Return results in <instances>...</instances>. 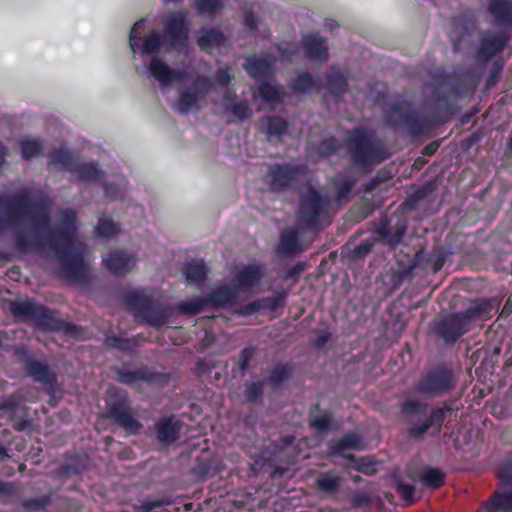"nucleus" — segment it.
Listing matches in <instances>:
<instances>
[{"label":"nucleus","instance_id":"f257e3e1","mask_svg":"<svg viewBox=\"0 0 512 512\" xmlns=\"http://www.w3.org/2000/svg\"><path fill=\"white\" fill-rule=\"evenodd\" d=\"M50 205L33 200L27 191H21L9 199L0 198V231L13 229L19 234V244L28 249L23 233L41 235L49 223Z\"/></svg>","mask_w":512,"mask_h":512},{"label":"nucleus","instance_id":"f03ea898","mask_svg":"<svg viewBox=\"0 0 512 512\" xmlns=\"http://www.w3.org/2000/svg\"><path fill=\"white\" fill-rule=\"evenodd\" d=\"M76 213L73 210H64L61 213V224L52 236L44 240L41 246L47 247L56 253L61 254V265L63 273L70 280H80L86 275V264L84 256L87 252L86 246L76 239Z\"/></svg>","mask_w":512,"mask_h":512},{"label":"nucleus","instance_id":"7ed1b4c3","mask_svg":"<svg viewBox=\"0 0 512 512\" xmlns=\"http://www.w3.org/2000/svg\"><path fill=\"white\" fill-rule=\"evenodd\" d=\"M428 405L414 398L406 399L401 405V420L408 425V433L413 438H422L430 429L439 432L450 409L435 408L430 413Z\"/></svg>","mask_w":512,"mask_h":512},{"label":"nucleus","instance_id":"20e7f679","mask_svg":"<svg viewBox=\"0 0 512 512\" xmlns=\"http://www.w3.org/2000/svg\"><path fill=\"white\" fill-rule=\"evenodd\" d=\"M8 310L21 321L32 322L50 330H63L70 336H80L79 327L62 322L54 311L36 304L31 299L9 301Z\"/></svg>","mask_w":512,"mask_h":512},{"label":"nucleus","instance_id":"39448f33","mask_svg":"<svg viewBox=\"0 0 512 512\" xmlns=\"http://www.w3.org/2000/svg\"><path fill=\"white\" fill-rule=\"evenodd\" d=\"M489 309L484 300L473 301L463 313L451 314L440 320L436 325V332L445 341H455L469 330L470 323L482 316Z\"/></svg>","mask_w":512,"mask_h":512},{"label":"nucleus","instance_id":"423d86ee","mask_svg":"<svg viewBox=\"0 0 512 512\" xmlns=\"http://www.w3.org/2000/svg\"><path fill=\"white\" fill-rule=\"evenodd\" d=\"M348 149L353 161L362 168H367L388 158L382 144L372 135L361 130H354L348 139Z\"/></svg>","mask_w":512,"mask_h":512},{"label":"nucleus","instance_id":"0eeeda50","mask_svg":"<svg viewBox=\"0 0 512 512\" xmlns=\"http://www.w3.org/2000/svg\"><path fill=\"white\" fill-rule=\"evenodd\" d=\"M214 84L207 77L197 76L190 86H183L179 90V97L175 103V109L181 113H187L192 109H198L199 102L204 100Z\"/></svg>","mask_w":512,"mask_h":512},{"label":"nucleus","instance_id":"6e6552de","mask_svg":"<svg viewBox=\"0 0 512 512\" xmlns=\"http://www.w3.org/2000/svg\"><path fill=\"white\" fill-rule=\"evenodd\" d=\"M454 385L451 370L436 368L420 380L417 390L429 397H436L450 391Z\"/></svg>","mask_w":512,"mask_h":512},{"label":"nucleus","instance_id":"1a4fd4ad","mask_svg":"<svg viewBox=\"0 0 512 512\" xmlns=\"http://www.w3.org/2000/svg\"><path fill=\"white\" fill-rule=\"evenodd\" d=\"M303 166L294 165H273L269 167L264 180L272 191H282L297 180L300 174H304Z\"/></svg>","mask_w":512,"mask_h":512},{"label":"nucleus","instance_id":"9d476101","mask_svg":"<svg viewBox=\"0 0 512 512\" xmlns=\"http://www.w3.org/2000/svg\"><path fill=\"white\" fill-rule=\"evenodd\" d=\"M323 207V199L319 193L307 187L302 193L300 209L298 213V228L304 230L316 223L318 214Z\"/></svg>","mask_w":512,"mask_h":512},{"label":"nucleus","instance_id":"9b49d317","mask_svg":"<svg viewBox=\"0 0 512 512\" xmlns=\"http://www.w3.org/2000/svg\"><path fill=\"white\" fill-rule=\"evenodd\" d=\"M148 70L162 89L169 88L173 83H185L190 78L186 70L173 69L157 56L151 58Z\"/></svg>","mask_w":512,"mask_h":512},{"label":"nucleus","instance_id":"f8f14e48","mask_svg":"<svg viewBox=\"0 0 512 512\" xmlns=\"http://www.w3.org/2000/svg\"><path fill=\"white\" fill-rule=\"evenodd\" d=\"M266 274V268L260 264H249L236 269L231 281L237 293H250L260 284Z\"/></svg>","mask_w":512,"mask_h":512},{"label":"nucleus","instance_id":"ddd939ff","mask_svg":"<svg viewBox=\"0 0 512 512\" xmlns=\"http://www.w3.org/2000/svg\"><path fill=\"white\" fill-rule=\"evenodd\" d=\"M144 20L137 21L131 28L129 34V43L131 50L134 53L140 52L141 54H151L159 50L161 45L164 43L163 38L159 32L151 31L142 41L139 37L140 29L142 28Z\"/></svg>","mask_w":512,"mask_h":512},{"label":"nucleus","instance_id":"4468645a","mask_svg":"<svg viewBox=\"0 0 512 512\" xmlns=\"http://www.w3.org/2000/svg\"><path fill=\"white\" fill-rule=\"evenodd\" d=\"M165 38L171 46L182 44L188 35V22L182 12L167 15L164 19Z\"/></svg>","mask_w":512,"mask_h":512},{"label":"nucleus","instance_id":"2eb2a0df","mask_svg":"<svg viewBox=\"0 0 512 512\" xmlns=\"http://www.w3.org/2000/svg\"><path fill=\"white\" fill-rule=\"evenodd\" d=\"M305 55L312 61L326 62L329 58L328 45L325 38L318 33H309L302 38Z\"/></svg>","mask_w":512,"mask_h":512},{"label":"nucleus","instance_id":"dca6fc26","mask_svg":"<svg viewBox=\"0 0 512 512\" xmlns=\"http://www.w3.org/2000/svg\"><path fill=\"white\" fill-rule=\"evenodd\" d=\"M276 59L272 55L248 58L244 64L247 73L259 82L270 79V74Z\"/></svg>","mask_w":512,"mask_h":512},{"label":"nucleus","instance_id":"f3484780","mask_svg":"<svg viewBox=\"0 0 512 512\" xmlns=\"http://www.w3.org/2000/svg\"><path fill=\"white\" fill-rule=\"evenodd\" d=\"M109 417L125 430L132 433H137L142 424L135 418L131 408L128 406L117 403L109 408Z\"/></svg>","mask_w":512,"mask_h":512},{"label":"nucleus","instance_id":"a211bd4d","mask_svg":"<svg viewBox=\"0 0 512 512\" xmlns=\"http://www.w3.org/2000/svg\"><path fill=\"white\" fill-rule=\"evenodd\" d=\"M106 268L117 276L129 273L136 264V259L125 251L111 252L105 259Z\"/></svg>","mask_w":512,"mask_h":512},{"label":"nucleus","instance_id":"6ab92c4d","mask_svg":"<svg viewBox=\"0 0 512 512\" xmlns=\"http://www.w3.org/2000/svg\"><path fill=\"white\" fill-rule=\"evenodd\" d=\"M489 12L497 26L512 28V1L491 0Z\"/></svg>","mask_w":512,"mask_h":512},{"label":"nucleus","instance_id":"aec40b11","mask_svg":"<svg viewBox=\"0 0 512 512\" xmlns=\"http://www.w3.org/2000/svg\"><path fill=\"white\" fill-rule=\"evenodd\" d=\"M118 380L127 385H135L138 382L144 381L148 383H162L163 377L161 375L150 372L147 369L122 370L118 373Z\"/></svg>","mask_w":512,"mask_h":512},{"label":"nucleus","instance_id":"412c9836","mask_svg":"<svg viewBox=\"0 0 512 512\" xmlns=\"http://www.w3.org/2000/svg\"><path fill=\"white\" fill-rule=\"evenodd\" d=\"M182 423L174 418L163 419L157 424V438L160 442L171 444L179 438Z\"/></svg>","mask_w":512,"mask_h":512},{"label":"nucleus","instance_id":"4be33fe9","mask_svg":"<svg viewBox=\"0 0 512 512\" xmlns=\"http://www.w3.org/2000/svg\"><path fill=\"white\" fill-rule=\"evenodd\" d=\"M507 40L508 36L505 33L485 36L482 40L479 56L485 60L491 58L503 50Z\"/></svg>","mask_w":512,"mask_h":512},{"label":"nucleus","instance_id":"5701e85b","mask_svg":"<svg viewBox=\"0 0 512 512\" xmlns=\"http://www.w3.org/2000/svg\"><path fill=\"white\" fill-rule=\"evenodd\" d=\"M237 294L238 293L232 284L231 286L224 284L216 288L206 298L209 304L222 306L232 303L236 299Z\"/></svg>","mask_w":512,"mask_h":512},{"label":"nucleus","instance_id":"b1692460","mask_svg":"<svg viewBox=\"0 0 512 512\" xmlns=\"http://www.w3.org/2000/svg\"><path fill=\"white\" fill-rule=\"evenodd\" d=\"M224 36L216 29H202L198 35V45L206 52H212L215 47H218L224 42Z\"/></svg>","mask_w":512,"mask_h":512},{"label":"nucleus","instance_id":"393cba45","mask_svg":"<svg viewBox=\"0 0 512 512\" xmlns=\"http://www.w3.org/2000/svg\"><path fill=\"white\" fill-rule=\"evenodd\" d=\"M277 251L283 255L295 254L301 251L297 230L287 229L282 232Z\"/></svg>","mask_w":512,"mask_h":512},{"label":"nucleus","instance_id":"a878e982","mask_svg":"<svg viewBox=\"0 0 512 512\" xmlns=\"http://www.w3.org/2000/svg\"><path fill=\"white\" fill-rule=\"evenodd\" d=\"M283 303V297L281 295L269 296L266 298L258 299L248 305H246L242 311L244 314H253L260 310L268 309L274 311Z\"/></svg>","mask_w":512,"mask_h":512},{"label":"nucleus","instance_id":"bb28decb","mask_svg":"<svg viewBox=\"0 0 512 512\" xmlns=\"http://www.w3.org/2000/svg\"><path fill=\"white\" fill-rule=\"evenodd\" d=\"M289 87L296 93H306L312 88L319 90L321 84H317L309 73H302L291 79Z\"/></svg>","mask_w":512,"mask_h":512},{"label":"nucleus","instance_id":"cd10ccee","mask_svg":"<svg viewBox=\"0 0 512 512\" xmlns=\"http://www.w3.org/2000/svg\"><path fill=\"white\" fill-rule=\"evenodd\" d=\"M363 448V440L354 433L344 436L332 446V450L335 453H343L348 449L362 450Z\"/></svg>","mask_w":512,"mask_h":512},{"label":"nucleus","instance_id":"c85d7f7f","mask_svg":"<svg viewBox=\"0 0 512 512\" xmlns=\"http://www.w3.org/2000/svg\"><path fill=\"white\" fill-rule=\"evenodd\" d=\"M27 372L34 380L49 383L52 380V375L48 366L38 361H29L26 364Z\"/></svg>","mask_w":512,"mask_h":512},{"label":"nucleus","instance_id":"c756f323","mask_svg":"<svg viewBox=\"0 0 512 512\" xmlns=\"http://www.w3.org/2000/svg\"><path fill=\"white\" fill-rule=\"evenodd\" d=\"M261 125L266 128L269 140H272L273 137H279L287 128L286 122L278 117H265L261 120Z\"/></svg>","mask_w":512,"mask_h":512},{"label":"nucleus","instance_id":"7c9ffc66","mask_svg":"<svg viewBox=\"0 0 512 512\" xmlns=\"http://www.w3.org/2000/svg\"><path fill=\"white\" fill-rule=\"evenodd\" d=\"M207 271V267L205 266L203 261H192L186 265V279L188 282L191 283H199L205 279Z\"/></svg>","mask_w":512,"mask_h":512},{"label":"nucleus","instance_id":"2f4dec72","mask_svg":"<svg viewBox=\"0 0 512 512\" xmlns=\"http://www.w3.org/2000/svg\"><path fill=\"white\" fill-rule=\"evenodd\" d=\"M341 484L342 479L333 473H325L317 479L319 489L326 493L338 492Z\"/></svg>","mask_w":512,"mask_h":512},{"label":"nucleus","instance_id":"473e14b6","mask_svg":"<svg viewBox=\"0 0 512 512\" xmlns=\"http://www.w3.org/2000/svg\"><path fill=\"white\" fill-rule=\"evenodd\" d=\"M327 86L331 93L339 94L346 90V79L339 70L332 67L327 75Z\"/></svg>","mask_w":512,"mask_h":512},{"label":"nucleus","instance_id":"72a5a7b5","mask_svg":"<svg viewBox=\"0 0 512 512\" xmlns=\"http://www.w3.org/2000/svg\"><path fill=\"white\" fill-rule=\"evenodd\" d=\"M259 94L262 98L268 102H274L281 97V89L278 85L275 84L274 80L267 79L262 81L258 89Z\"/></svg>","mask_w":512,"mask_h":512},{"label":"nucleus","instance_id":"f704fd0d","mask_svg":"<svg viewBox=\"0 0 512 512\" xmlns=\"http://www.w3.org/2000/svg\"><path fill=\"white\" fill-rule=\"evenodd\" d=\"M229 95H225L224 105L226 109L230 110L231 113L240 120L247 119L252 115V109L250 108L247 101H241L238 103L229 104Z\"/></svg>","mask_w":512,"mask_h":512},{"label":"nucleus","instance_id":"c9c22d12","mask_svg":"<svg viewBox=\"0 0 512 512\" xmlns=\"http://www.w3.org/2000/svg\"><path fill=\"white\" fill-rule=\"evenodd\" d=\"M421 480L427 486L438 488L444 483L445 475L439 469L427 468L421 471Z\"/></svg>","mask_w":512,"mask_h":512},{"label":"nucleus","instance_id":"e433bc0d","mask_svg":"<svg viewBox=\"0 0 512 512\" xmlns=\"http://www.w3.org/2000/svg\"><path fill=\"white\" fill-rule=\"evenodd\" d=\"M207 298L194 297L179 304V311L187 315H196L201 312L205 305H208Z\"/></svg>","mask_w":512,"mask_h":512},{"label":"nucleus","instance_id":"4c0bfd02","mask_svg":"<svg viewBox=\"0 0 512 512\" xmlns=\"http://www.w3.org/2000/svg\"><path fill=\"white\" fill-rule=\"evenodd\" d=\"M42 151V144L36 139H25L21 141V153L25 159L39 155Z\"/></svg>","mask_w":512,"mask_h":512},{"label":"nucleus","instance_id":"58836bf2","mask_svg":"<svg viewBox=\"0 0 512 512\" xmlns=\"http://www.w3.org/2000/svg\"><path fill=\"white\" fill-rule=\"evenodd\" d=\"M495 510L493 512H510L512 511V490L496 494L493 498Z\"/></svg>","mask_w":512,"mask_h":512},{"label":"nucleus","instance_id":"ea45409f","mask_svg":"<svg viewBox=\"0 0 512 512\" xmlns=\"http://www.w3.org/2000/svg\"><path fill=\"white\" fill-rule=\"evenodd\" d=\"M379 463L371 457H362L356 461L354 468L366 475H374L378 471Z\"/></svg>","mask_w":512,"mask_h":512},{"label":"nucleus","instance_id":"a19ab883","mask_svg":"<svg viewBox=\"0 0 512 512\" xmlns=\"http://www.w3.org/2000/svg\"><path fill=\"white\" fill-rule=\"evenodd\" d=\"M409 106L407 104H400L396 107H392L389 114L388 120L394 126L400 125L407 118Z\"/></svg>","mask_w":512,"mask_h":512},{"label":"nucleus","instance_id":"79ce46f5","mask_svg":"<svg viewBox=\"0 0 512 512\" xmlns=\"http://www.w3.org/2000/svg\"><path fill=\"white\" fill-rule=\"evenodd\" d=\"M76 172L79 178L83 180H93L99 177L100 171L95 164H81L77 167Z\"/></svg>","mask_w":512,"mask_h":512},{"label":"nucleus","instance_id":"37998d69","mask_svg":"<svg viewBox=\"0 0 512 512\" xmlns=\"http://www.w3.org/2000/svg\"><path fill=\"white\" fill-rule=\"evenodd\" d=\"M245 24L255 35H265V25L252 13L245 16Z\"/></svg>","mask_w":512,"mask_h":512},{"label":"nucleus","instance_id":"c03bdc74","mask_svg":"<svg viewBox=\"0 0 512 512\" xmlns=\"http://www.w3.org/2000/svg\"><path fill=\"white\" fill-rule=\"evenodd\" d=\"M330 422L331 416L326 411L319 414H312L311 416V425L318 431H324L328 429Z\"/></svg>","mask_w":512,"mask_h":512},{"label":"nucleus","instance_id":"a18cd8bd","mask_svg":"<svg viewBox=\"0 0 512 512\" xmlns=\"http://www.w3.org/2000/svg\"><path fill=\"white\" fill-rule=\"evenodd\" d=\"M97 234L100 236H111L118 232L116 224L108 219H101L96 227Z\"/></svg>","mask_w":512,"mask_h":512},{"label":"nucleus","instance_id":"49530a36","mask_svg":"<svg viewBox=\"0 0 512 512\" xmlns=\"http://www.w3.org/2000/svg\"><path fill=\"white\" fill-rule=\"evenodd\" d=\"M397 490L402 496V498L409 504L414 502V492H415V484L404 483L402 481H398Z\"/></svg>","mask_w":512,"mask_h":512},{"label":"nucleus","instance_id":"de8ad7c7","mask_svg":"<svg viewBox=\"0 0 512 512\" xmlns=\"http://www.w3.org/2000/svg\"><path fill=\"white\" fill-rule=\"evenodd\" d=\"M404 233L405 227L403 225H397L395 232L392 233L390 230L386 229L383 231V236L390 245H397L401 241Z\"/></svg>","mask_w":512,"mask_h":512},{"label":"nucleus","instance_id":"09e8293b","mask_svg":"<svg viewBox=\"0 0 512 512\" xmlns=\"http://www.w3.org/2000/svg\"><path fill=\"white\" fill-rule=\"evenodd\" d=\"M200 13H213L222 7L221 0H196Z\"/></svg>","mask_w":512,"mask_h":512},{"label":"nucleus","instance_id":"8fccbe9b","mask_svg":"<svg viewBox=\"0 0 512 512\" xmlns=\"http://www.w3.org/2000/svg\"><path fill=\"white\" fill-rule=\"evenodd\" d=\"M233 79L234 75L229 68L219 69L214 76L215 84L220 86H228Z\"/></svg>","mask_w":512,"mask_h":512},{"label":"nucleus","instance_id":"3c124183","mask_svg":"<svg viewBox=\"0 0 512 512\" xmlns=\"http://www.w3.org/2000/svg\"><path fill=\"white\" fill-rule=\"evenodd\" d=\"M468 32V26L460 23L459 20L453 21V29L451 31V38L455 42V46L461 42L463 36Z\"/></svg>","mask_w":512,"mask_h":512},{"label":"nucleus","instance_id":"603ef678","mask_svg":"<svg viewBox=\"0 0 512 512\" xmlns=\"http://www.w3.org/2000/svg\"><path fill=\"white\" fill-rule=\"evenodd\" d=\"M170 502L166 499L148 500L143 501L141 504L136 506L138 512H149L155 508L168 505Z\"/></svg>","mask_w":512,"mask_h":512},{"label":"nucleus","instance_id":"864d4df0","mask_svg":"<svg viewBox=\"0 0 512 512\" xmlns=\"http://www.w3.org/2000/svg\"><path fill=\"white\" fill-rule=\"evenodd\" d=\"M70 154L66 150H56L51 155V165L59 164L62 167H67L70 164Z\"/></svg>","mask_w":512,"mask_h":512},{"label":"nucleus","instance_id":"5fc2aeb1","mask_svg":"<svg viewBox=\"0 0 512 512\" xmlns=\"http://www.w3.org/2000/svg\"><path fill=\"white\" fill-rule=\"evenodd\" d=\"M290 374V369L286 365H280L275 367L270 375V380L274 384L281 383L284 379H286Z\"/></svg>","mask_w":512,"mask_h":512},{"label":"nucleus","instance_id":"6e6d98bb","mask_svg":"<svg viewBox=\"0 0 512 512\" xmlns=\"http://www.w3.org/2000/svg\"><path fill=\"white\" fill-rule=\"evenodd\" d=\"M262 393L263 388L261 383H251L247 386L245 397L249 401H256L262 396Z\"/></svg>","mask_w":512,"mask_h":512},{"label":"nucleus","instance_id":"4d7b16f0","mask_svg":"<svg viewBox=\"0 0 512 512\" xmlns=\"http://www.w3.org/2000/svg\"><path fill=\"white\" fill-rule=\"evenodd\" d=\"M338 148V143L334 138L324 140L320 147L319 152L322 156H329Z\"/></svg>","mask_w":512,"mask_h":512},{"label":"nucleus","instance_id":"13d9d810","mask_svg":"<svg viewBox=\"0 0 512 512\" xmlns=\"http://www.w3.org/2000/svg\"><path fill=\"white\" fill-rule=\"evenodd\" d=\"M370 502V496L364 492H357L351 497V503L356 508L366 507Z\"/></svg>","mask_w":512,"mask_h":512},{"label":"nucleus","instance_id":"bf43d9fd","mask_svg":"<svg viewBox=\"0 0 512 512\" xmlns=\"http://www.w3.org/2000/svg\"><path fill=\"white\" fill-rule=\"evenodd\" d=\"M165 317H166V314L163 311H161V312L149 311L146 314L147 321L151 325L156 326V327H159L164 324Z\"/></svg>","mask_w":512,"mask_h":512},{"label":"nucleus","instance_id":"052dcab7","mask_svg":"<svg viewBox=\"0 0 512 512\" xmlns=\"http://www.w3.org/2000/svg\"><path fill=\"white\" fill-rule=\"evenodd\" d=\"M278 50L283 58L290 59L298 52V46L295 43H283L279 45Z\"/></svg>","mask_w":512,"mask_h":512},{"label":"nucleus","instance_id":"680f3d73","mask_svg":"<svg viewBox=\"0 0 512 512\" xmlns=\"http://www.w3.org/2000/svg\"><path fill=\"white\" fill-rule=\"evenodd\" d=\"M107 345L111 347H116L122 350L129 349V341L127 339H120L116 337L107 338Z\"/></svg>","mask_w":512,"mask_h":512},{"label":"nucleus","instance_id":"e2e57ef3","mask_svg":"<svg viewBox=\"0 0 512 512\" xmlns=\"http://www.w3.org/2000/svg\"><path fill=\"white\" fill-rule=\"evenodd\" d=\"M252 355H253V351L250 349H244L241 352L239 366L242 370H245L248 367L249 361L251 360Z\"/></svg>","mask_w":512,"mask_h":512},{"label":"nucleus","instance_id":"0e129e2a","mask_svg":"<svg viewBox=\"0 0 512 512\" xmlns=\"http://www.w3.org/2000/svg\"><path fill=\"white\" fill-rule=\"evenodd\" d=\"M14 491L12 484L0 480V495H8Z\"/></svg>","mask_w":512,"mask_h":512},{"label":"nucleus","instance_id":"69168bd1","mask_svg":"<svg viewBox=\"0 0 512 512\" xmlns=\"http://www.w3.org/2000/svg\"><path fill=\"white\" fill-rule=\"evenodd\" d=\"M105 193L108 197L113 199L118 194V188L113 185H106Z\"/></svg>","mask_w":512,"mask_h":512},{"label":"nucleus","instance_id":"338daca9","mask_svg":"<svg viewBox=\"0 0 512 512\" xmlns=\"http://www.w3.org/2000/svg\"><path fill=\"white\" fill-rule=\"evenodd\" d=\"M352 185L353 184L351 182L344 183L343 187L340 190L339 198H343L345 193H348L350 191Z\"/></svg>","mask_w":512,"mask_h":512},{"label":"nucleus","instance_id":"774afa93","mask_svg":"<svg viewBox=\"0 0 512 512\" xmlns=\"http://www.w3.org/2000/svg\"><path fill=\"white\" fill-rule=\"evenodd\" d=\"M6 155V150H5V147L0 143V166L3 164L4 162V157Z\"/></svg>","mask_w":512,"mask_h":512}]
</instances>
